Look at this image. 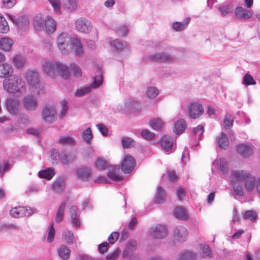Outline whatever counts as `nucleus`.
<instances>
[{
	"label": "nucleus",
	"instance_id": "obj_29",
	"mask_svg": "<svg viewBox=\"0 0 260 260\" xmlns=\"http://www.w3.org/2000/svg\"><path fill=\"white\" fill-rule=\"evenodd\" d=\"M217 143L219 147L226 149L229 146V139L225 133H221L216 138Z\"/></svg>",
	"mask_w": 260,
	"mask_h": 260
},
{
	"label": "nucleus",
	"instance_id": "obj_24",
	"mask_svg": "<svg viewBox=\"0 0 260 260\" xmlns=\"http://www.w3.org/2000/svg\"><path fill=\"white\" fill-rule=\"evenodd\" d=\"M235 13L236 17L241 19H248L252 16V13L250 10L241 7H237L235 9Z\"/></svg>",
	"mask_w": 260,
	"mask_h": 260
},
{
	"label": "nucleus",
	"instance_id": "obj_52",
	"mask_svg": "<svg viewBox=\"0 0 260 260\" xmlns=\"http://www.w3.org/2000/svg\"><path fill=\"white\" fill-rule=\"evenodd\" d=\"M55 231L54 228L53 222H52L48 228V235H47V241L49 243L53 242L55 236Z\"/></svg>",
	"mask_w": 260,
	"mask_h": 260
},
{
	"label": "nucleus",
	"instance_id": "obj_19",
	"mask_svg": "<svg viewBox=\"0 0 260 260\" xmlns=\"http://www.w3.org/2000/svg\"><path fill=\"white\" fill-rule=\"evenodd\" d=\"M34 25L37 31L45 30V18L41 14L37 15L34 18Z\"/></svg>",
	"mask_w": 260,
	"mask_h": 260
},
{
	"label": "nucleus",
	"instance_id": "obj_7",
	"mask_svg": "<svg viewBox=\"0 0 260 260\" xmlns=\"http://www.w3.org/2000/svg\"><path fill=\"white\" fill-rule=\"evenodd\" d=\"M70 40L69 34L65 32H61L57 38L56 45L62 53L68 52Z\"/></svg>",
	"mask_w": 260,
	"mask_h": 260
},
{
	"label": "nucleus",
	"instance_id": "obj_10",
	"mask_svg": "<svg viewBox=\"0 0 260 260\" xmlns=\"http://www.w3.org/2000/svg\"><path fill=\"white\" fill-rule=\"evenodd\" d=\"M150 60L155 62L171 63L174 61V58L166 52H159L149 56Z\"/></svg>",
	"mask_w": 260,
	"mask_h": 260
},
{
	"label": "nucleus",
	"instance_id": "obj_27",
	"mask_svg": "<svg viewBox=\"0 0 260 260\" xmlns=\"http://www.w3.org/2000/svg\"><path fill=\"white\" fill-rule=\"evenodd\" d=\"M119 170L118 166H110V169L108 173V177L114 181H120L122 178L121 176L119 175L118 172Z\"/></svg>",
	"mask_w": 260,
	"mask_h": 260
},
{
	"label": "nucleus",
	"instance_id": "obj_1",
	"mask_svg": "<svg viewBox=\"0 0 260 260\" xmlns=\"http://www.w3.org/2000/svg\"><path fill=\"white\" fill-rule=\"evenodd\" d=\"M4 89L9 93H22L26 91L24 81L17 75H11L6 77L3 81Z\"/></svg>",
	"mask_w": 260,
	"mask_h": 260
},
{
	"label": "nucleus",
	"instance_id": "obj_5",
	"mask_svg": "<svg viewBox=\"0 0 260 260\" xmlns=\"http://www.w3.org/2000/svg\"><path fill=\"white\" fill-rule=\"evenodd\" d=\"M56 116V109L52 105L44 106L42 111V117L44 121L48 123H52Z\"/></svg>",
	"mask_w": 260,
	"mask_h": 260
},
{
	"label": "nucleus",
	"instance_id": "obj_6",
	"mask_svg": "<svg viewBox=\"0 0 260 260\" xmlns=\"http://www.w3.org/2000/svg\"><path fill=\"white\" fill-rule=\"evenodd\" d=\"M187 108L188 115L191 118L196 119L199 118L204 113L203 107L200 103H190L188 104Z\"/></svg>",
	"mask_w": 260,
	"mask_h": 260
},
{
	"label": "nucleus",
	"instance_id": "obj_58",
	"mask_svg": "<svg viewBox=\"0 0 260 260\" xmlns=\"http://www.w3.org/2000/svg\"><path fill=\"white\" fill-rule=\"evenodd\" d=\"M232 184L236 194L238 196H242L244 194L243 186L238 184L237 183L232 182Z\"/></svg>",
	"mask_w": 260,
	"mask_h": 260
},
{
	"label": "nucleus",
	"instance_id": "obj_35",
	"mask_svg": "<svg viewBox=\"0 0 260 260\" xmlns=\"http://www.w3.org/2000/svg\"><path fill=\"white\" fill-rule=\"evenodd\" d=\"M63 240L68 244L71 245L74 243V235L73 233L69 230L63 231L62 235Z\"/></svg>",
	"mask_w": 260,
	"mask_h": 260
},
{
	"label": "nucleus",
	"instance_id": "obj_12",
	"mask_svg": "<svg viewBox=\"0 0 260 260\" xmlns=\"http://www.w3.org/2000/svg\"><path fill=\"white\" fill-rule=\"evenodd\" d=\"M150 235L154 238L162 239L165 238L167 234V230L166 228L161 224H157L154 226H152L150 229Z\"/></svg>",
	"mask_w": 260,
	"mask_h": 260
},
{
	"label": "nucleus",
	"instance_id": "obj_48",
	"mask_svg": "<svg viewBox=\"0 0 260 260\" xmlns=\"http://www.w3.org/2000/svg\"><path fill=\"white\" fill-rule=\"evenodd\" d=\"M66 204L64 203L60 205L55 217V220L57 222H60L62 220Z\"/></svg>",
	"mask_w": 260,
	"mask_h": 260
},
{
	"label": "nucleus",
	"instance_id": "obj_53",
	"mask_svg": "<svg viewBox=\"0 0 260 260\" xmlns=\"http://www.w3.org/2000/svg\"><path fill=\"white\" fill-rule=\"evenodd\" d=\"M91 89L92 88L90 85L79 89L75 92V95L77 96H84L89 93L91 91Z\"/></svg>",
	"mask_w": 260,
	"mask_h": 260
},
{
	"label": "nucleus",
	"instance_id": "obj_55",
	"mask_svg": "<svg viewBox=\"0 0 260 260\" xmlns=\"http://www.w3.org/2000/svg\"><path fill=\"white\" fill-rule=\"evenodd\" d=\"M244 218L245 219H249L251 221H255L257 219V214L253 210H248L245 213Z\"/></svg>",
	"mask_w": 260,
	"mask_h": 260
},
{
	"label": "nucleus",
	"instance_id": "obj_22",
	"mask_svg": "<svg viewBox=\"0 0 260 260\" xmlns=\"http://www.w3.org/2000/svg\"><path fill=\"white\" fill-rule=\"evenodd\" d=\"M174 235L178 241H184L187 237L188 233L187 230L184 227L178 226L175 228Z\"/></svg>",
	"mask_w": 260,
	"mask_h": 260
},
{
	"label": "nucleus",
	"instance_id": "obj_16",
	"mask_svg": "<svg viewBox=\"0 0 260 260\" xmlns=\"http://www.w3.org/2000/svg\"><path fill=\"white\" fill-rule=\"evenodd\" d=\"M7 109L12 114H16L19 110V102L13 98H9L6 102Z\"/></svg>",
	"mask_w": 260,
	"mask_h": 260
},
{
	"label": "nucleus",
	"instance_id": "obj_49",
	"mask_svg": "<svg viewBox=\"0 0 260 260\" xmlns=\"http://www.w3.org/2000/svg\"><path fill=\"white\" fill-rule=\"evenodd\" d=\"M163 124L162 121L159 118H155L150 121L151 127L155 130H158L161 128Z\"/></svg>",
	"mask_w": 260,
	"mask_h": 260
},
{
	"label": "nucleus",
	"instance_id": "obj_14",
	"mask_svg": "<svg viewBox=\"0 0 260 260\" xmlns=\"http://www.w3.org/2000/svg\"><path fill=\"white\" fill-rule=\"evenodd\" d=\"M23 104L24 108L29 111H35L38 106L37 98L34 95H27L23 99Z\"/></svg>",
	"mask_w": 260,
	"mask_h": 260
},
{
	"label": "nucleus",
	"instance_id": "obj_34",
	"mask_svg": "<svg viewBox=\"0 0 260 260\" xmlns=\"http://www.w3.org/2000/svg\"><path fill=\"white\" fill-rule=\"evenodd\" d=\"M93 81L91 85H90L92 88H98L103 84V77L101 69H99L97 74L93 78Z\"/></svg>",
	"mask_w": 260,
	"mask_h": 260
},
{
	"label": "nucleus",
	"instance_id": "obj_51",
	"mask_svg": "<svg viewBox=\"0 0 260 260\" xmlns=\"http://www.w3.org/2000/svg\"><path fill=\"white\" fill-rule=\"evenodd\" d=\"M95 166L97 169L102 170L108 167V164L105 160L99 158L95 161Z\"/></svg>",
	"mask_w": 260,
	"mask_h": 260
},
{
	"label": "nucleus",
	"instance_id": "obj_38",
	"mask_svg": "<svg viewBox=\"0 0 260 260\" xmlns=\"http://www.w3.org/2000/svg\"><path fill=\"white\" fill-rule=\"evenodd\" d=\"M63 7L69 12H72L77 9L78 5L77 0H63Z\"/></svg>",
	"mask_w": 260,
	"mask_h": 260
},
{
	"label": "nucleus",
	"instance_id": "obj_59",
	"mask_svg": "<svg viewBox=\"0 0 260 260\" xmlns=\"http://www.w3.org/2000/svg\"><path fill=\"white\" fill-rule=\"evenodd\" d=\"M61 105V109L59 114L60 118L64 117L68 110V102L66 101H63L60 102Z\"/></svg>",
	"mask_w": 260,
	"mask_h": 260
},
{
	"label": "nucleus",
	"instance_id": "obj_63",
	"mask_svg": "<svg viewBox=\"0 0 260 260\" xmlns=\"http://www.w3.org/2000/svg\"><path fill=\"white\" fill-rule=\"evenodd\" d=\"M218 10L220 11L222 16H225L228 14L232 12V8L231 5L220 6Z\"/></svg>",
	"mask_w": 260,
	"mask_h": 260
},
{
	"label": "nucleus",
	"instance_id": "obj_30",
	"mask_svg": "<svg viewBox=\"0 0 260 260\" xmlns=\"http://www.w3.org/2000/svg\"><path fill=\"white\" fill-rule=\"evenodd\" d=\"M71 220L73 225L78 228L81 223L79 218L77 216V208L76 206H72L70 208Z\"/></svg>",
	"mask_w": 260,
	"mask_h": 260
},
{
	"label": "nucleus",
	"instance_id": "obj_56",
	"mask_svg": "<svg viewBox=\"0 0 260 260\" xmlns=\"http://www.w3.org/2000/svg\"><path fill=\"white\" fill-rule=\"evenodd\" d=\"M52 7L54 11L57 14L60 13V5L61 2L60 0H48Z\"/></svg>",
	"mask_w": 260,
	"mask_h": 260
},
{
	"label": "nucleus",
	"instance_id": "obj_60",
	"mask_svg": "<svg viewBox=\"0 0 260 260\" xmlns=\"http://www.w3.org/2000/svg\"><path fill=\"white\" fill-rule=\"evenodd\" d=\"M158 94V89L155 87H151L148 88L147 90V95L148 97L151 99L155 98Z\"/></svg>",
	"mask_w": 260,
	"mask_h": 260
},
{
	"label": "nucleus",
	"instance_id": "obj_8",
	"mask_svg": "<svg viewBox=\"0 0 260 260\" xmlns=\"http://www.w3.org/2000/svg\"><path fill=\"white\" fill-rule=\"evenodd\" d=\"M10 215L15 218L29 216L32 214V210L29 207H16L10 211Z\"/></svg>",
	"mask_w": 260,
	"mask_h": 260
},
{
	"label": "nucleus",
	"instance_id": "obj_54",
	"mask_svg": "<svg viewBox=\"0 0 260 260\" xmlns=\"http://www.w3.org/2000/svg\"><path fill=\"white\" fill-rule=\"evenodd\" d=\"M204 132V128L202 125H199L193 129V134L199 140L202 139Z\"/></svg>",
	"mask_w": 260,
	"mask_h": 260
},
{
	"label": "nucleus",
	"instance_id": "obj_46",
	"mask_svg": "<svg viewBox=\"0 0 260 260\" xmlns=\"http://www.w3.org/2000/svg\"><path fill=\"white\" fill-rule=\"evenodd\" d=\"M201 253L202 255V257H211L212 256V252L210 247L208 245L205 244H202L200 245Z\"/></svg>",
	"mask_w": 260,
	"mask_h": 260
},
{
	"label": "nucleus",
	"instance_id": "obj_42",
	"mask_svg": "<svg viewBox=\"0 0 260 260\" xmlns=\"http://www.w3.org/2000/svg\"><path fill=\"white\" fill-rule=\"evenodd\" d=\"M189 21L190 18L187 17L182 22H175L173 24V28L176 31H181L187 26Z\"/></svg>",
	"mask_w": 260,
	"mask_h": 260
},
{
	"label": "nucleus",
	"instance_id": "obj_47",
	"mask_svg": "<svg viewBox=\"0 0 260 260\" xmlns=\"http://www.w3.org/2000/svg\"><path fill=\"white\" fill-rule=\"evenodd\" d=\"M9 30V26L4 17L0 14V32L6 34Z\"/></svg>",
	"mask_w": 260,
	"mask_h": 260
},
{
	"label": "nucleus",
	"instance_id": "obj_21",
	"mask_svg": "<svg viewBox=\"0 0 260 260\" xmlns=\"http://www.w3.org/2000/svg\"><path fill=\"white\" fill-rule=\"evenodd\" d=\"M9 17L12 21L21 29H24L28 24L27 19L24 17L17 18L14 16L10 15Z\"/></svg>",
	"mask_w": 260,
	"mask_h": 260
},
{
	"label": "nucleus",
	"instance_id": "obj_57",
	"mask_svg": "<svg viewBox=\"0 0 260 260\" xmlns=\"http://www.w3.org/2000/svg\"><path fill=\"white\" fill-rule=\"evenodd\" d=\"M82 137L85 142L88 143H90L92 138V134L91 128H88L84 131L83 132Z\"/></svg>",
	"mask_w": 260,
	"mask_h": 260
},
{
	"label": "nucleus",
	"instance_id": "obj_40",
	"mask_svg": "<svg viewBox=\"0 0 260 260\" xmlns=\"http://www.w3.org/2000/svg\"><path fill=\"white\" fill-rule=\"evenodd\" d=\"M55 175V171L53 169L48 168L39 172L38 175L40 178H45L47 180H50Z\"/></svg>",
	"mask_w": 260,
	"mask_h": 260
},
{
	"label": "nucleus",
	"instance_id": "obj_50",
	"mask_svg": "<svg viewBox=\"0 0 260 260\" xmlns=\"http://www.w3.org/2000/svg\"><path fill=\"white\" fill-rule=\"evenodd\" d=\"M123 148H129L134 145L135 141L129 137H123L121 140Z\"/></svg>",
	"mask_w": 260,
	"mask_h": 260
},
{
	"label": "nucleus",
	"instance_id": "obj_43",
	"mask_svg": "<svg viewBox=\"0 0 260 260\" xmlns=\"http://www.w3.org/2000/svg\"><path fill=\"white\" fill-rule=\"evenodd\" d=\"M196 254L190 251H184L179 254L178 260H196Z\"/></svg>",
	"mask_w": 260,
	"mask_h": 260
},
{
	"label": "nucleus",
	"instance_id": "obj_45",
	"mask_svg": "<svg viewBox=\"0 0 260 260\" xmlns=\"http://www.w3.org/2000/svg\"><path fill=\"white\" fill-rule=\"evenodd\" d=\"M12 70L11 66L8 63L0 64V77L5 78L9 75Z\"/></svg>",
	"mask_w": 260,
	"mask_h": 260
},
{
	"label": "nucleus",
	"instance_id": "obj_11",
	"mask_svg": "<svg viewBox=\"0 0 260 260\" xmlns=\"http://www.w3.org/2000/svg\"><path fill=\"white\" fill-rule=\"evenodd\" d=\"M136 165V161L134 158L127 154L124 156L121 163V170L124 173H129L134 169Z\"/></svg>",
	"mask_w": 260,
	"mask_h": 260
},
{
	"label": "nucleus",
	"instance_id": "obj_36",
	"mask_svg": "<svg viewBox=\"0 0 260 260\" xmlns=\"http://www.w3.org/2000/svg\"><path fill=\"white\" fill-rule=\"evenodd\" d=\"M58 142L62 145L73 146L75 144V139L70 136H61L58 139Z\"/></svg>",
	"mask_w": 260,
	"mask_h": 260
},
{
	"label": "nucleus",
	"instance_id": "obj_3",
	"mask_svg": "<svg viewBox=\"0 0 260 260\" xmlns=\"http://www.w3.org/2000/svg\"><path fill=\"white\" fill-rule=\"evenodd\" d=\"M24 77L28 84V89L30 92L37 95L45 93L43 85L40 83L38 72L32 70H27L25 73Z\"/></svg>",
	"mask_w": 260,
	"mask_h": 260
},
{
	"label": "nucleus",
	"instance_id": "obj_37",
	"mask_svg": "<svg viewBox=\"0 0 260 260\" xmlns=\"http://www.w3.org/2000/svg\"><path fill=\"white\" fill-rule=\"evenodd\" d=\"M110 45L114 50L121 51L126 48L127 44L123 41L115 40L110 42Z\"/></svg>",
	"mask_w": 260,
	"mask_h": 260
},
{
	"label": "nucleus",
	"instance_id": "obj_13",
	"mask_svg": "<svg viewBox=\"0 0 260 260\" xmlns=\"http://www.w3.org/2000/svg\"><path fill=\"white\" fill-rule=\"evenodd\" d=\"M70 48L76 56H81L84 53L83 45L77 38H73L70 40Z\"/></svg>",
	"mask_w": 260,
	"mask_h": 260
},
{
	"label": "nucleus",
	"instance_id": "obj_64",
	"mask_svg": "<svg viewBox=\"0 0 260 260\" xmlns=\"http://www.w3.org/2000/svg\"><path fill=\"white\" fill-rule=\"evenodd\" d=\"M119 254L120 250L116 249L107 255L106 257V260H117L119 257Z\"/></svg>",
	"mask_w": 260,
	"mask_h": 260
},
{
	"label": "nucleus",
	"instance_id": "obj_25",
	"mask_svg": "<svg viewBox=\"0 0 260 260\" xmlns=\"http://www.w3.org/2000/svg\"><path fill=\"white\" fill-rule=\"evenodd\" d=\"M213 163L215 167L219 168L223 174H225L228 172L229 165L225 159L223 158H217Z\"/></svg>",
	"mask_w": 260,
	"mask_h": 260
},
{
	"label": "nucleus",
	"instance_id": "obj_28",
	"mask_svg": "<svg viewBox=\"0 0 260 260\" xmlns=\"http://www.w3.org/2000/svg\"><path fill=\"white\" fill-rule=\"evenodd\" d=\"M57 253L59 256L63 260L69 259L71 254V250L66 245H61L57 248Z\"/></svg>",
	"mask_w": 260,
	"mask_h": 260
},
{
	"label": "nucleus",
	"instance_id": "obj_41",
	"mask_svg": "<svg viewBox=\"0 0 260 260\" xmlns=\"http://www.w3.org/2000/svg\"><path fill=\"white\" fill-rule=\"evenodd\" d=\"M13 43L12 39L8 38H3L0 40V48L5 51H9Z\"/></svg>",
	"mask_w": 260,
	"mask_h": 260
},
{
	"label": "nucleus",
	"instance_id": "obj_18",
	"mask_svg": "<svg viewBox=\"0 0 260 260\" xmlns=\"http://www.w3.org/2000/svg\"><path fill=\"white\" fill-rule=\"evenodd\" d=\"M13 66L17 69L23 67L26 63V57L22 55L16 54L11 58Z\"/></svg>",
	"mask_w": 260,
	"mask_h": 260
},
{
	"label": "nucleus",
	"instance_id": "obj_33",
	"mask_svg": "<svg viewBox=\"0 0 260 260\" xmlns=\"http://www.w3.org/2000/svg\"><path fill=\"white\" fill-rule=\"evenodd\" d=\"M65 186V182L63 178H59L52 184L53 190L56 192H61Z\"/></svg>",
	"mask_w": 260,
	"mask_h": 260
},
{
	"label": "nucleus",
	"instance_id": "obj_32",
	"mask_svg": "<svg viewBox=\"0 0 260 260\" xmlns=\"http://www.w3.org/2000/svg\"><path fill=\"white\" fill-rule=\"evenodd\" d=\"M173 138L170 136H165L161 141V146L166 151H169L173 146Z\"/></svg>",
	"mask_w": 260,
	"mask_h": 260
},
{
	"label": "nucleus",
	"instance_id": "obj_2",
	"mask_svg": "<svg viewBox=\"0 0 260 260\" xmlns=\"http://www.w3.org/2000/svg\"><path fill=\"white\" fill-rule=\"evenodd\" d=\"M43 70L48 76L54 77L58 73L64 79L70 77L68 67L63 63L52 60H45L42 64Z\"/></svg>",
	"mask_w": 260,
	"mask_h": 260
},
{
	"label": "nucleus",
	"instance_id": "obj_61",
	"mask_svg": "<svg viewBox=\"0 0 260 260\" xmlns=\"http://www.w3.org/2000/svg\"><path fill=\"white\" fill-rule=\"evenodd\" d=\"M243 83L246 85H255L256 82L254 81L252 77L248 74H246L243 79Z\"/></svg>",
	"mask_w": 260,
	"mask_h": 260
},
{
	"label": "nucleus",
	"instance_id": "obj_9",
	"mask_svg": "<svg viewBox=\"0 0 260 260\" xmlns=\"http://www.w3.org/2000/svg\"><path fill=\"white\" fill-rule=\"evenodd\" d=\"M76 29L84 34H88L91 30L92 26L90 21L85 18H80L75 21Z\"/></svg>",
	"mask_w": 260,
	"mask_h": 260
},
{
	"label": "nucleus",
	"instance_id": "obj_17",
	"mask_svg": "<svg viewBox=\"0 0 260 260\" xmlns=\"http://www.w3.org/2000/svg\"><path fill=\"white\" fill-rule=\"evenodd\" d=\"M77 178L83 181L88 180L91 176V170L89 168H80L76 171Z\"/></svg>",
	"mask_w": 260,
	"mask_h": 260
},
{
	"label": "nucleus",
	"instance_id": "obj_23",
	"mask_svg": "<svg viewBox=\"0 0 260 260\" xmlns=\"http://www.w3.org/2000/svg\"><path fill=\"white\" fill-rule=\"evenodd\" d=\"M237 149L238 152L245 157L249 156L253 152L251 147L244 144H239Z\"/></svg>",
	"mask_w": 260,
	"mask_h": 260
},
{
	"label": "nucleus",
	"instance_id": "obj_31",
	"mask_svg": "<svg viewBox=\"0 0 260 260\" xmlns=\"http://www.w3.org/2000/svg\"><path fill=\"white\" fill-rule=\"evenodd\" d=\"M256 182L254 177L250 174L244 182L245 187L247 191H251L253 190L255 186H256Z\"/></svg>",
	"mask_w": 260,
	"mask_h": 260
},
{
	"label": "nucleus",
	"instance_id": "obj_20",
	"mask_svg": "<svg viewBox=\"0 0 260 260\" xmlns=\"http://www.w3.org/2000/svg\"><path fill=\"white\" fill-rule=\"evenodd\" d=\"M56 25L54 20L48 16L45 18V29L48 34H53L56 30Z\"/></svg>",
	"mask_w": 260,
	"mask_h": 260
},
{
	"label": "nucleus",
	"instance_id": "obj_26",
	"mask_svg": "<svg viewBox=\"0 0 260 260\" xmlns=\"http://www.w3.org/2000/svg\"><path fill=\"white\" fill-rule=\"evenodd\" d=\"M186 128L185 121L181 119L177 121L174 124L173 132L177 135L182 134Z\"/></svg>",
	"mask_w": 260,
	"mask_h": 260
},
{
	"label": "nucleus",
	"instance_id": "obj_15",
	"mask_svg": "<svg viewBox=\"0 0 260 260\" xmlns=\"http://www.w3.org/2000/svg\"><path fill=\"white\" fill-rule=\"evenodd\" d=\"M250 174L248 171L244 170L234 171L231 175V182H244Z\"/></svg>",
	"mask_w": 260,
	"mask_h": 260
},
{
	"label": "nucleus",
	"instance_id": "obj_4",
	"mask_svg": "<svg viewBox=\"0 0 260 260\" xmlns=\"http://www.w3.org/2000/svg\"><path fill=\"white\" fill-rule=\"evenodd\" d=\"M51 157L54 160L53 163H57L59 159L60 161L66 165L69 164L76 159V155L73 152L62 151L60 155L58 154V150H52Z\"/></svg>",
	"mask_w": 260,
	"mask_h": 260
},
{
	"label": "nucleus",
	"instance_id": "obj_44",
	"mask_svg": "<svg viewBox=\"0 0 260 260\" xmlns=\"http://www.w3.org/2000/svg\"><path fill=\"white\" fill-rule=\"evenodd\" d=\"M166 196L165 190L160 187H158L155 194V202L156 203H162L165 201Z\"/></svg>",
	"mask_w": 260,
	"mask_h": 260
},
{
	"label": "nucleus",
	"instance_id": "obj_62",
	"mask_svg": "<svg viewBox=\"0 0 260 260\" xmlns=\"http://www.w3.org/2000/svg\"><path fill=\"white\" fill-rule=\"evenodd\" d=\"M141 136L146 140H151L154 138L155 134L148 129H143L141 132Z\"/></svg>",
	"mask_w": 260,
	"mask_h": 260
},
{
	"label": "nucleus",
	"instance_id": "obj_39",
	"mask_svg": "<svg viewBox=\"0 0 260 260\" xmlns=\"http://www.w3.org/2000/svg\"><path fill=\"white\" fill-rule=\"evenodd\" d=\"M174 214L177 218L181 220H185L188 218L186 210L182 207H176L174 209Z\"/></svg>",
	"mask_w": 260,
	"mask_h": 260
}]
</instances>
